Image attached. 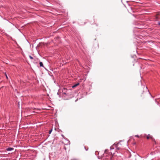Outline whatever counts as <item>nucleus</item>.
Returning <instances> with one entry per match:
<instances>
[{
  "instance_id": "f257e3e1",
  "label": "nucleus",
  "mask_w": 160,
  "mask_h": 160,
  "mask_svg": "<svg viewBox=\"0 0 160 160\" xmlns=\"http://www.w3.org/2000/svg\"><path fill=\"white\" fill-rule=\"evenodd\" d=\"M114 147H115L117 149L120 150L122 148V145L119 142L117 144L114 143L112 146L110 147L111 149H113L114 148Z\"/></svg>"
},
{
  "instance_id": "f03ea898",
  "label": "nucleus",
  "mask_w": 160,
  "mask_h": 160,
  "mask_svg": "<svg viewBox=\"0 0 160 160\" xmlns=\"http://www.w3.org/2000/svg\"><path fill=\"white\" fill-rule=\"evenodd\" d=\"M68 90L66 88H64L62 90V94L68 95L69 94L68 91Z\"/></svg>"
},
{
  "instance_id": "7ed1b4c3",
  "label": "nucleus",
  "mask_w": 160,
  "mask_h": 160,
  "mask_svg": "<svg viewBox=\"0 0 160 160\" xmlns=\"http://www.w3.org/2000/svg\"><path fill=\"white\" fill-rule=\"evenodd\" d=\"M14 150V148H11V147H9L8 148H7L6 149V150L7 151H12V150Z\"/></svg>"
},
{
  "instance_id": "20e7f679",
  "label": "nucleus",
  "mask_w": 160,
  "mask_h": 160,
  "mask_svg": "<svg viewBox=\"0 0 160 160\" xmlns=\"http://www.w3.org/2000/svg\"><path fill=\"white\" fill-rule=\"evenodd\" d=\"M79 84V83H76V84H74V85H73V86H72V88H74L75 87H76Z\"/></svg>"
},
{
  "instance_id": "39448f33",
  "label": "nucleus",
  "mask_w": 160,
  "mask_h": 160,
  "mask_svg": "<svg viewBox=\"0 0 160 160\" xmlns=\"http://www.w3.org/2000/svg\"><path fill=\"white\" fill-rule=\"evenodd\" d=\"M39 64H40V66L41 67H43V64L42 62H40L39 63Z\"/></svg>"
},
{
  "instance_id": "423d86ee",
  "label": "nucleus",
  "mask_w": 160,
  "mask_h": 160,
  "mask_svg": "<svg viewBox=\"0 0 160 160\" xmlns=\"http://www.w3.org/2000/svg\"><path fill=\"white\" fill-rule=\"evenodd\" d=\"M150 138L149 137V134H148V136H147V138L148 139Z\"/></svg>"
},
{
  "instance_id": "0eeeda50",
  "label": "nucleus",
  "mask_w": 160,
  "mask_h": 160,
  "mask_svg": "<svg viewBox=\"0 0 160 160\" xmlns=\"http://www.w3.org/2000/svg\"><path fill=\"white\" fill-rule=\"evenodd\" d=\"M29 57L30 58V59H33V58L31 56H29Z\"/></svg>"
},
{
  "instance_id": "6e6552de",
  "label": "nucleus",
  "mask_w": 160,
  "mask_h": 160,
  "mask_svg": "<svg viewBox=\"0 0 160 160\" xmlns=\"http://www.w3.org/2000/svg\"><path fill=\"white\" fill-rule=\"evenodd\" d=\"M52 129L50 130L49 131V134H50V133H51V132H52Z\"/></svg>"
},
{
  "instance_id": "1a4fd4ad",
  "label": "nucleus",
  "mask_w": 160,
  "mask_h": 160,
  "mask_svg": "<svg viewBox=\"0 0 160 160\" xmlns=\"http://www.w3.org/2000/svg\"><path fill=\"white\" fill-rule=\"evenodd\" d=\"M84 148H85V149L86 150H88V148H87L85 147H84Z\"/></svg>"
},
{
  "instance_id": "9d476101",
  "label": "nucleus",
  "mask_w": 160,
  "mask_h": 160,
  "mask_svg": "<svg viewBox=\"0 0 160 160\" xmlns=\"http://www.w3.org/2000/svg\"><path fill=\"white\" fill-rule=\"evenodd\" d=\"M158 25H159V26H160V22H158Z\"/></svg>"
},
{
  "instance_id": "9b49d317",
  "label": "nucleus",
  "mask_w": 160,
  "mask_h": 160,
  "mask_svg": "<svg viewBox=\"0 0 160 160\" xmlns=\"http://www.w3.org/2000/svg\"><path fill=\"white\" fill-rule=\"evenodd\" d=\"M82 80H83L84 81L86 80V79L84 78V79H82Z\"/></svg>"
},
{
  "instance_id": "f8f14e48",
  "label": "nucleus",
  "mask_w": 160,
  "mask_h": 160,
  "mask_svg": "<svg viewBox=\"0 0 160 160\" xmlns=\"http://www.w3.org/2000/svg\"><path fill=\"white\" fill-rule=\"evenodd\" d=\"M61 135L62 136V137H63V138L64 137V136L63 134H62Z\"/></svg>"
},
{
  "instance_id": "ddd939ff",
  "label": "nucleus",
  "mask_w": 160,
  "mask_h": 160,
  "mask_svg": "<svg viewBox=\"0 0 160 160\" xmlns=\"http://www.w3.org/2000/svg\"><path fill=\"white\" fill-rule=\"evenodd\" d=\"M6 78H8V77H7V75H6Z\"/></svg>"
},
{
  "instance_id": "4468645a",
  "label": "nucleus",
  "mask_w": 160,
  "mask_h": 160,
  "mask_svg": "<svg viewBox=\"0 0 160 160\" xmlns=\"http://www.w3.org/2000/svg\"><path fill=\"white\" fill-rule=\"evenodd\" d=\"M146 90H147V89H147V87H146Z\"/></svg>"
},
{
  "instance_id": "2eb2a0df",
  "label": "nucleus",
  "mask_w": 160,
  "mask_h": 160,
  "mask_svg": "<svg viewBox=\"0 0 160 160\" xmlns=\"http://www.w3.org/2000/svg\"><path fill=\"white\" fill-rule=\"evenodd\" d=\"M137 137H138L139 136L138 135H137Z\"/></svg>"
},
{
  "instance_id": "dca6fc26",
  "label": "nucleus",
  "mask_w": 160,
  "mask_h": 160,
  "mask_svg": "<svg viewBox=\"0 0 160 160\" xmlns=\"http://www.w3.org/2000/svg\"><path fill=\"white\" fill-rule=\"evenodd\" d=\"M135 160H137L136 159H135Z\"/></svg>"
}]
</instances>
